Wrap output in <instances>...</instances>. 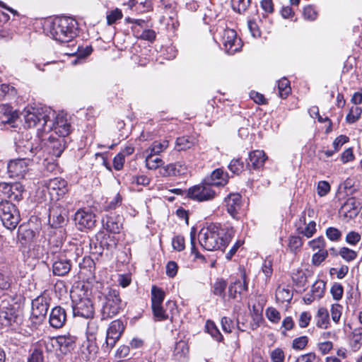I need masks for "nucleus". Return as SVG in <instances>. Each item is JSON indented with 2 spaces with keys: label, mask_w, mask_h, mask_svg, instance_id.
<instances>
[{
  "label": "nucleus",
  "mask_w": 362,
  "mask_h": 362,
  "mask_svg": "<svg viewBox=\"0 0 362 362\" xmlns=\"http://www.w3.org/2000/svg\"><path fill=\"white\" fill-rule=\"evenodd\" d=\"M233 234V229L223 228L219 223H210L199 231V242L206 250H224Z\"/></svg>",
  "instance_id": "f257e3e1"
},
{
  "label": "nucleus",
  "mask_w": 362,
  "mask_h": 362,
  "mask_svg": "<svg viewBox=\"0 0 362 362\" xmlns=\"http://www.w3.org/2000/svg\"><path fill=\"white\" fill-rule=\"evenodd\" d=\"M23 322V315L19 305L8 295L0 300V324L16 330Z\"/></svg>",
  "instance_id": "f03ea898"
},
{
  "label": "nucleus",
  "mask_w": 362,
  "mask_h": 362,
  "mask_svg": "<svg viewBox=\"0 0 362 362\" xmlns=\"http://www.w3.org/2000/svg\"><path fill=\"white\" fill-rule=\"evenodd\" d=\"M100 316L101 320H108L119 314L125 308L126 303L121 299L117 289L107 288L101 293Z\"/></svg>",
  "instance_id": "7ed1b4c3"
},
{
  "label": "nucleus",
  "mask_w": 362,
  "mask_h": 362,
  "mask_svg": "<svg viewBox=\"0 0 362 362\" xmlns=\"http://www.w3.org/2000/svg\"><path fill=\"white\" fill-rule=\"evenodd\" d=\"M77 21L66 16L55 18L51 23L49 30L52 38L61 43L71 41L77 35Z\"/></svg>",
  "instance_id": "20e7f679"
},
{
  "label": "nucleus",
  "mask_w": 362,
  "mask_h": 362,
  "mask_svg": "<svg viewBox=\"0 0 362 362\" xmlns=\"http://www.w3.org/2000/svg\"><path fill=\"white\" fill-rule=\"evenodd\" d=\"M54 110L47 106L29 107L25 110V122L28 127H35L39 132H45L49 119L54 117Z\"/></svg>",
  "instance_id": "39448f33"
},
{
  "label": "nucleus",
  "mask_w": 362,
  "mask_h": 362,
  "mask_svg": "<svg viewBox=\"0 0 362 362\" xmlns=\"http://www.w3.org/2000/svg\"><path fill=\"white\" fill-rule=\"evenodd\" d=\"M0 218L6 228L13 230L19 223L21 216L15 204L9 201H2L0 202Z\"/></svg>",
  "instance_id": "423d86ee"
},
{
  "label": "nucleus",
  "mask_w": 362,
  "mask_h": 362,
  "mask_svg": "<svg viewBox=\"0 0 362 362\" xmlns=\"http://www.w3.org/2000/svg\"><path fill=\"white\" fill-rule=\"evenodd\" d=\"M71 123L68 121L66 115L63 113L57 114L54 111V117L49 119L45 133L54 131L58 136L66 139L71 132Z\"/></svg>",
  "instance_id": "0eeeda50"
},
{
  "label": "nucleus",
  "mask_w": 362,
  "mask_h": 362,
  "mask_svg": "<svg viewBox=\"0 0 362 362\" xmlns=\"http://www.w3.org/2000/svg\"><path fill=\"white\" fill-rule=\"evenodd\" d=\"M76 250L75 245H71L68 250H64V252H59L53 257L52 273L55 276H63L69 274L71 264L70 258L73 257V250Z\"/></svg>",
  "instance_id": "6e6552de"
},
{
  "label": "nucleus",
  "mask_w": 362,
  "mask_h": 362,
  "mask_svg": "<svg viewBox=\"0 0 362 362\" xmlns=\"http://www.w3.org/2000/svg\"><path fill=\"white\" fill-rule=\"evenodd\" d=\"M125 329V325L121 320H115L109 325L107 332L105 341L103 344V349L105 352H109L119 340Z\"/></svg>",
  "instance_id": "1a4fd4ad"
},
{
  "label": "nucleus",
  "mask_w": 362,
  "mask_h": 362,
  "mask_svg": "<svg viewBox=\"0 0 362 362\" xmlns=\"http://www.w3.org/2000/svg\"><path fill=\"white\" fill-rule=\"evenodd\" d=\"M216 196L215 190L204 180L201 184L194 185L187 190V197L197 202L210 201Z\"/></svg>",
  "instance_id": "9d476101"
},
{
  "label": "nucleus",
  "mask_w": 362,
  "mask_h": 362,
  "mask_svg": "<svg viewBox=\"0 0 362 362\" xmlns=\"http://www.w3.org/2000/svg\"><path fill=\"white\" fill-rule=\"evenodd\" d=\"M127 23H132L131 29L134 35L144 40L153 42L155 40L156 33L153 30L148 29L146 22L142 19H134L132 18H126Z\"/></svg>",
  "instance_id": "9b49d317"
},
{
  "label": "nucleus",
  "mask_w": 362,
  "mask_h": 362,
  "mask_svg": "<svg viewBox=\"0 0 362 362\" xmlns=\"http://www.w3.org/2000/svg\"><path fill=\"white\" fill-rule=\"evenodd\" d=\"M31 160L29 158L10 160L7 164V172L11 178H24L28 173Z\"/></svg>",
  "instance_id": "f8f14e48"
},
{
  "label": "nucleus",
  "mask_w": 362,
  "mask_h": 362,
  "mask_svg": "<svg viewBox=\"0 0 362 362\" xmlns=\"http://www.w3.org/2000/svg\"><path fill=\"white\" fill-rule=\"evenodd\" d=\"M47 192L52 201H59L68 192L67 182L61 177H54L45 182Z\"/></svg>",
  "instance_id": "ddd939ff"
},
{
  "label": "nucleus",
  "mask_w": 362,
  "mask_h": 362,
  "mask_svg": "<svg viewBox=\"0 0 362 362\" xmlns=\"http://www.w3.org/2000/svg\"><path fill=\"white\" fill-rule=\"evenodd\" d=\"M221 42L223 49L228 54H233L240 50L241 40L237 37L236 32L233 29H225L221 35Z\"/></svg>",
  "instance_id": "4468645a"
},
{
  "label": "nucleus",
  "mask_w": 362,
  "mask_h": 362,
  "mask_svg": "<svg viewBox=\"0 0 362 362\" xmlns=\"http://www.w3.org/2000/svg\"><path fill=\"white\" fill-rule=\"evenodd\" d=\"M73 313L74 316L83 318H92L95 310L92 300L88 298H81L78 300H73Z\"/></svg>",
  "instance_id": "2eb2a0df"
},
{
  "label": "nucleus",
  "mask_w": 362,
  "mask_h": 362,
  "mask_svg": "<svg viewBox=\"0 0 362 362\" xmlns=\"http://www.w3.org/2000/svg\"><path fill=\"white\" fill-rule=\"evenodd\" d=\"M67 220V210L58 204H52L49 211V223L50 226L52 228L62 227Z\"/></svg>",
  "instance_id": "dca6fc26"
},
{
  "label": "nucleus",
  "mask_w": 362,
  "mask_h": 362,
  "mask_svg": "<svg viewBox=\"0 0 362 362\" xmlns=\"http://www.w3.org/2000/svg\"><path fill=\"white\" fill-rule=\"evenodd\" d=\"M23 186L19 182H0V195L13 201H20L23 198Z\"/></svg>",
  "instance_id": "f3484780"
},
{
  "label": "nucleus",
  "mask_w": 362,
  "mask_h": 362,
  "mask_svg": "<svg viewBox=\"0 0 362 362\" xmlns=\"http://www.w3.org/2000/svg\"><path fill=\"white\" fill-rule=\"evenodd\" d=\"M66 139L54 135L48 137L47 141L45 144L44 151L48 154H51L55 157H59L66 146Z\"/></svg>",
  "instance_id": "a211bd4d"
},
{
  "label": "nucleus",
  "mask_w": 362,
  "mask_h": 362,
  "mask_svg": "<svg viewBox=\"0 0 362 362\" xmlns=\"http://www.w3.org/2000/svg\"><path fill=\"white\" fill-rule=\"evenodd\" d=\"M74 221L81 230L93 228L96 221L95 214L90 210L85 209H79L76 211Z\"/></svg>",
  "instance_id": "6ab92c4d"
},
{
  "label": "nucleus",
  "mask_w": 362,
  "mask_h": 362,
  "mask_svg": "<svg viewBox=\"0 0 362 362\" xmlns=\"http://www.w3.org/2000/svg\"><path fill=\"white\" fill-rule=\"evenodd\" d=\"M241 199L242 197L240 194L231 193L228 194V197H226L224 200L227 211L233 218L236 219L238 218L239 211L241 208Z\"/></svg>",
  "instance_id": "aec40b11"
},
{
  "label": "nucleus",
  "mask_w": 362,
  "mask_h": 362,
  "mask_svg": "<svg viewBox=\"0 0 362 362\" xmlns=\"http://www.w3.org/2000/svg\"><path fill=\"white\" fill-rule=\"evenodd\" d=\"M66 321V310L61 306H56L52 309L49 314V322L51 327L55 329L62 327Z\"/></svg>",
  "instance_id": "412c9836"
},
{
  "label": "nucleus",
  "mask_w": 362,
  "mask_h": 362,
  "mask_svg": "<svg viewBox=\"0 0 362 362\" xmlns=\"http://www.w3.org/2000/svg\"><path fill=\"white\" fill-rule=\"evenodd\" d=\"M42 148L40 144V139H35L33 141H26L23 145H18V152L23 153L28 156H35L38 158L41 157V151Z\"/></svg>",
  "instance_id": "4be33fe9"
},
{
  "label": "nucleus",
  "mask_w": 362,
  "mask_h": 362,
  "mask_svg": "<svg viewBox=\"0 0 362 362\" xmlns=\"http://www.w3.org/2000/svg\"><path fill=\"white\" fill-rule=\"evenodd\" d=\"M52 345L58 346L63 354H66L74 346V339L70 335H60L51 339Z\"/></svg>",
  "instance_id": "5701e85b"
},
{
  "label": "nucleus",
  "mask_w": 362,
  "mask_h": 362,
  "mask_svg": "<svg viewBox=\"0 0 362 362\" xmlns=\"http://www.w3.org/2000/svg\"><path fill=\"white\" fill-rule=\"evenodd\" d=\"M204 180L212 187L224 186L228 183V175L221 168L214 170Z\"/></svg>",
  "instance_id": "b1692460"
},
{
  "label": "nucleus",
  "mask_w": 362,
  "mask_h": 362,
  "mask_svg": "<svg viewBox=\"0 0 362 362\" xmlns=\"http://www.w3.org/2000/svg\"><path fill=\"white\" fill-rule=\"evenodd\" d=\"M35 232L31 229H25L18 230V243L19 248L23 252H26L34 243Z\"/></svg>",
  "instance_id": "393cba45"
},
{
  "label": "nucleus",
  "mask_w": 362,
  "mask_h": 362,
  "mask_svg": "<svg viewBox=\"0 0 362 362\" xmlns=\"http://www.w3.org/2000/svg\"><path fill=\"white\" fill-rule=\"evenodd\" d=\"M49 305L44 298L39 297L32 302V316L37 320H42L45 318L48 310Z\"/></svg>",
  "instance_id": "a878e982"
},
{
  "label": "nucleus",
  "mask_w": 362,
  "mask_h": 362,
  "mask_svg": "<svg viewBox=\"0 0 362 362\" xmlns=\"http://www.w3.org/2000/svg\"><path fill=\"white\" fill-rule=\"evenodd\" d=\"M103 223L104 228L114 234L119 233L122 228V218L119 216H107Z\"/></svg>",
  "instance_id": "bb28decb"
},
{
  "label": "nucleus",
  "mask_w": 362,
  "mask_h": 362,
  "mask_svg": "<svg viewBox=\"0 0 362 362\" xmlns=\"http://www.w3.org/2000/svg\"><path fill=\"white\" fill-rule=\"evenodd\" d=\"M17 119V115L13 108L7 104L0 105V127L12 124Z\"/></svg>",
  "instance_id": "cd10ccee"
},
{
  "label": "nucleus",
  "mask_w": 362,
  "mask_h": 362,
  "mask_svg": "<svg viewBox=\"0 0 362 362\" xmlns=\"http://www.w3.org/2000/svg\"><path fill=\"white\" fill-rule=\"evenodd\" d=\"M243 280H235L228 287V296L231 298H235L237 294H241L243 291H247L248 282L245 273L242 274Z\"/></svg>",
  "instance_id": "c85d7f7f"
},
{
  "label": "nucleus",
  "mask_w": 362,
  "mask_h": 362,
  "mask_svg": "<svg viewBox=\"0 0 362 362\" xmlns=\"http://www.w3.org/2000/svg\"><path fill=\"white\" fill-rule=\"evenodd\" d=\"M267 157L263 151L256 150L250 153L248 167L253 169H259L263 167Z\"/></svg>",
  "instance_id": "c756f323"
},
{
  "label": "nucleus",
  "mask_w": 362,
  "mask_h": 362,
  "mask_svg": "<svg viewBox=\"0 0 362 362\" xmlns=\"http://www.w3.org/2000/svg\"><path fill=\"white\" fill-rule=\"evenodd\" d=\"M189 354V347L187 343L184 340H180L176 342L174 351L173 359L177 362H186Z\"/></svg>",
  "instance_id": "7c9ffc66"
},
{
  "label": "nucleus",
  "mask_w": 362,
  "mask_h": 362,
  "mask_svg": "<svg viewBox=\"0 0 362 362\" xmlns=\"http://www.w3.org/2000/svg\"><path fill=\"white\" fill-rule=\"evenodd\" d=\"M186 169L180 163H170L159 169L163 177L177 176L185 173Z\"/></svg>",
  "instance_id": "2f4dec72"
},
{
  "label": "nucleus",
  "mask_w": 362,
  "mask_h": 362,
  "mask_svg": "<svg viewBox=\"0 0 362 362\" xmlns=\"http://www.w3.org/2000/svg\"><path fill=\"white\" fill-rule=\"evenodd\" d=\"M315 324L318 328L327 329L329 326V315L325 308H320L315 316Z\"/></svg>",
  "instance_id": "473e14b6"
},
{
  "label": "nucleus",
  "mask_w": 362,
  "mask_h": 362,
  "mask_svg": "<svg viewBox=\"0 0 362 362\" xmlns=\"http://www.w3.org/2000/svg\"><path fill=\"white\" fill-rule=\"evenodd\" d=\"M169 145L168 141L164 139L161 141H155L146 150V153L158 155L163 152Z\"/></svg>",
  "instance_id": "72a5a7b5"
},
{
  "label": "nucleus",
  "mask_w": 362,
  "mask_h": 362,
  "mask_svg": "<svg viewBox=\"0 0 362 362\" xmlns=\"http://www.w3.org/2000/svg\"><path fill=\"white\" fill-rule=\"evenodd\" d=\"M293 298V293L288 288L278 286L276 290V300L279 303H289Z\"/></svg>",
  "instance_id": "f704fd0d"
},
{
  "label": "nucleus",
  "mask_w": 362,
  "mask_h": 362,
  "mask_svg": "<svg viewBox=\"0 0 362 362\" xmlns=\"http://www.w3.org/2000/svg\"><path fill=\"white\" fill-rule=\"evenodd\" d=\"M151 308L153 315L156 320L164 321L168 319L172 320L173 316H170L169 313L163 308V304L152 305Z\"/></svg>",
  "instance_id": "c9c22d12"
},
{
  "label": "nucleus",
  "mask_w": 362,
  "mask_h": 362,
  "mask_svg": "<svg viewBox=\"0 0 362 362\" xmlns=\"http://www.w3.org/2000/svg\"><path fill=\"white\" fill-rule=\"evenodd\" d=\"M226 287V281L223 279H218L213 284L211 287V291L214 295L221 296L223 299H224L226 297L225 291Z\"/></svg>",
  "instance_id": "e433bc0d"
},
{
  "label": "nucleus",
  "mask_w": 362,
  "mask_h": 362,
  "mask_svg": "<svg viewBox=\"0 0 362 362\" xmlns=\"http://www.w3.org/2000/svg\"><path fill=\"white\" fill-rule=\"evenodd\" d=\"M89 321L87 324L86 335L89 341L95 339L96 334L99 329L98 320L92 318H89Z\"/></svg>",
  "instance_id": "4c0bfd02"
},
{
  "label": "nucleus",
  "mask_w": 362,
  "mask_h": 362,
  "mask_svg": "<svg viewBox=\"0 0 362 362\" xmlns=\"http://www.w3.org/2000/svg\"><path fill=\"white\" fill-rule=\"evenodd\" d=\"M157 155L146 153V166L149 170H156L160 167L163 162Z\"/></svg>",
  "instance_id": "58836bf2"
},
{
  "label": "nucleus",
  "mask_w": 362,
  "mask_h": 362,
  "mask_svg": "<svg viewBox=\"0 0 362 362\" xmlns=\"http://www.w3.org/2000/svg\"><path fill=\"white\" fill-rule=\"evenodd\" d=\"M194 144V139L190 136H181L177 139L175 148L177 151H185Z\"/></svg>",
  "instance_id": "ea45409f"
},
{
  "label": "nucleus",
  "mask_w": 362,
  "mask_h": 362,
  "mask_svg": "<svg viewBox=\"0 0 362 362\" xmlns=\"http://www.w3.org/2000/svg\"><path fill=\"white\" fill-rule=\"evenodd\" d=\"M165 292L160 288L153 286L151 288V306L163 304Z\"/></svg>",
  "instance_id": "a19ab883"
},
{
  "label": "nucleus",
  "mask_w": 362,
  "mask_h": 362,
  "mask_svg": "<svg viewBox=\"0 0 362 362\" xmlns=\"http://www.w3.org/2000/svg\"><path fill=\"white\" fill-rule=\"evenodd\" d=\"M279 95L281 98H286L291 93L290 81L286 78H282L278 81Z\"/></svg>",
  "instance_id": "79ce46f5"
},
{
  "label": "nucleus",
  "mask_w": 362,
  "mask_h": 362,
  "mask_svg": "<svg viewBox=\"0 0 362 362\" xmlns=\"http://www.w3.org/2000/svg\"><path fill=\"white\" fill-rule=\"evenodd\" d=\"M325 289V283L322 280H317L312 286L310 292L315 298L320 299L323 297Z\"/></svg>",
  "instance_id": "37998d69"
},
{
  "label": "nucleus",
  "mask_w": 362,
  "mask_h": 362,
  "mask_svg": "<svg viewBox=\"0 0 362 362\" xmlns=\"http://www.w3.org/2000/svg\"><path fill=\"white\" fill-rule=\"evenodd\" d=\"M26 252L28 253V256L35 259H41L45 254V249L43 246L36 245L35 243L30 249H28Z\"/></svg>",
  "instance_id": "c03bdc74"
},
{
  "label": "nucleus",
  "mask_w": 362,
  "mask_h": 362,
  "mask_svg": "<svg viewBox=\"0 0 362 362\" xmlns=\"http://www.w3.org/2000/svg\"><path fill=\"white\" fill-rule=\"evenodd\" d=\"M250 0H231L233 9L239 13H245L250 4Z\"/></svg>",
  "instance_id": "a18cd8bd"
},
{
  "label": "nucleus",
  "mask_w": 362,
  "mask_h": 362,
  "mask_svg": "<svg viewBox=\"0 0 362 362\" xmlns=\"http://www.w3.org/2000/svg\"><path fill=\"white\" fill-rule=\"evenodd\" d=\"M362 109L358 106H353L351 107L349 112L346 117V120L348 123H355L361 117Z\"/></svg>",
  "instance_id": "49530a36"
},
{
  "label": "nucleus",
  "mask_w": 362,
  "mask_h": 362,
  "mask_svg": "<svg viewBox=\"0 0 362 362\" xmlns=\"http://www.w3.org/2000/svg\"><path fill=\"white\" fill-rule=\"evenodd\" d=\"M123 16L122 12L121 9L118 8H115L112 10H110L107 12V23L108 25H112L117 22V21L120 20Z\"/></svg>",
  "instance_id": "de8ad7c7"
},
{
  "label": "nucleus",
  "mask_w": 362,
  "mask_h": 362,
  "mask_svg": "<svg viewBox=\"0 0 362 362\" xmlns=\"http://www.w3.org/2000/svg\"><path fill=\"white\" fill-rule=\"evenodd\" d=\"M206 329L211 336L217 341H221L223 339L221 333L213 322L207 321Z\"/></svg>",
  "instance_id": "09e8293b"
},
{
  "label": "nucleus",
  "mask_w": 362,
  "mask_h": 362,
  "mask_svg": "<svg viewBox=\"0 0 362 362\" xmlns=\"http://www.w3.org/2000/svg\"><path fill=\"white\" fill-rule=\"evenodd\" d=\"M362 345V327L355 329L353 332L351 346L354 350H358Z\"/></svg>",
  "instance_id": "8fccbe9b"
},
{
  "label": "nucleus",
  "mask_w": 362,
  "mask_h": 362,
  "mask_svg": "<svg viewBox=\"0 0 362 362\" xmlns=\"http://www.w3.org/2000/svg\"><path fill=\"white\" fill-rule=\"evenodd\" d=\"M309 339L307 336L295 338L292 341V348L296 351L303 350L308 345Z\"/></svg>",
  "instance_id": "3c124183"
},
{
  "label": "nucleus",
  "mask_w": 362,
  "mask_h": 362,
  "mask_svg": "<svg viewBox=\"0 0 362 362\" xmlns=\"http://www.w3.org/2000/svg\"><path fill=\"white\" fill-rule=\"evenodd\" d=\"M134 7L136 11L139 13H146L152 10L153 4L151 0H143L136 1L134 4Z\"/></svg>",
  "instance_id": "603ef678"
},
{
  "label": "nucleus",
  "mask_w": 362,
  "mask_h": 362,
  "mask_svg": "<svg viewBox=\"0 0 362 362\" xmlns=\"http://www.w3.org/2000/svg\"><path fill=\"white\" fill-rule=\"evenodd\" d=\"M265 315L267 319L273 323H278L281 320L280 313L273 307L267 308L265 311Z\"/></svg>",
  "instance_id": "864d4df0"
},
{
  "label": "nucleus",
  "mask_w": 362,
  "mask_h": 362,
  "mask_svg": "<svg viewBox=\"0 0 362 362\" xmlns=\"http://www.w3.org/2000/svg\"><path fill=\"white\" fill-rule=\"evenodd\" d=\"M229 170L234 174H239L243 170L244 163L239 159H233L228 165Z\"/></svg>",
  "instance_id": "5fc2aeb1"
},
{
  "label": "nucleus",
  "mask_w": 362,
  "mask_h": 362,
  "mask_svg": "<svg viewBox=\"0 0 362 362\" xmlns=\"http://www.w3.org/2000/svg\"><path fill=\"white\" fill-rule=\"evenodd\" d=\"M339 254L346 262L353 261L357 257L356 252L345 247L341 248Z\"/></svg>",
  "instance_id": "6e6d98bb"
},
{
  "label": "nucleus",
  "mask_w": 362,
  "mask_h": 362,
  "mask_svg": "<svg viewBox=\"0 0 362 362\" xmlns=\"http://www.w3.org/2000/svg\"><path fill=\"white\" fill-rule=\"evenodd\" d=\"M316 223L315 221H310L304 228H300L299 226L298 230L299 232L307 238H310L316 231Z\"/></svg>",
  "instance_id": "4d7b16f0"
},
{
  "label": "nucleus",
  "mask_w": 362,
  "mask_h": 362,
  "mask_svg": "<svg viewBox=\"0 0 362 362\" xmlns=\"http://www.w3.org/2000/svg\"><path fill=\"white\" fill-rule=\"evenodd\" d=\"M319 358L314 352H309L298 356L295 362H319Z\"/></svg>",
  "instance_id": "13d9d810"
},
{
  "label": "nucleus",
  "mask_w": 362,
  "mask_h": 362,
  "mask_svg": "<svg viewBox=\"0 0 362 362\" xmlns=\"http://www.w3.org/2000/svg\"><path fill=\"white\" fill-rule=\"evenodd\" d=\"M328 252L326 250H320L315 253L312 257V262L314 265H320L327 257Z\"/></svg>",
  "instance_id": "bf43d9fd"
},
{
  "label": "nucleus",
  "mask_w": 362,
  "mask_h": 362,
  "mask_svg": "<svg viewBox=\"0 0 362 362\" xmlns=\"http://www.w3.org/2000/svg\"><path fill=\"white\" fill-rule=\"evenodd\" d=\"M343 307L338 304H333L331 308V315L332 319L335 323H338L339 322L340 317L341 316Z\"/></svg>",
  "instance_id": "052dcab7"
},
{
  "label": "nucleus",
  "mask_w": 362,
  "mask_h": 362,
  "mask_svg": "<svg viewBox=\"0 0 362 362\" xmlns=\"http://www.w3.org/2000/svg\"><path fill=\"white\" fill-rule=\"evenodd\" d=\"M317 12L312 6H307L303 9V17L308 21H315L317 18Z\"/></svg>",
  "instance_id": "680f3d73"
},
{
  "label": "nucleus",
  "mask_w": 362,
  "mask_h": 362,
  "mask_svg": "<svg viewBox=\"0 0 362 362\" xmlns=\"http://www.w3.org/2000/svg\"><path fill=\"white\" fill-rule=\"evenodd\" d=\"M312 315L309 312L305 311L300 313L298 319V325L300 328H305L308 326Z\"/></svg>",
  "instance_id": "e2e57ef3"
},
{
  "label": "nucleus",
  "mask_w": 362,
  "mask_h": 362,
  "mask_svg": "<svg viewBox=\"0 0 362 362\" xmlns=\"http://www.w3.org/2000/svg\"><path fill=\"white\" fill-rule=\"evenodd\" d=\"M343 286L339 283H335L331 288V293L333 298L336 300H339L342 298L343 296Z\"/></svg>",
  "instance_id": "0e129e2a"
},
{
  "label": "nucleus",
  "mask_w": 362,
  "mask_h": 362,
  "mask_svg": "<svg viewBox=\"0 0 362 362\" xmlns=\"http://www.w3.org/2000/svg\"><path fill=\"white\" fill-rule=\"evenodd\" d=\"M172 245L174 250L180 252L185 249V238L182 235H176L173 238Z\"/></svg>",
  "instance_id": "69168bd1"
},
{
  "label": "nucleus",
  "mask_w": 362,
  "mask_h": 362,
  "mask_svg": "<svg viewBox=\"0 0 362 362\" xmlns=\"http://www.w3.org/2000/svg\"><path fill=\"white\" fill-rule=\"evenodd\" d=\"M270 357L272 362H284L285 355L281 349L276 348L271 352Z\"/></svg>",
  "instance_id": "338daca9"
},
{
  "label": "nucleus",
  "mask_w": 362,
  "mask_h": 362,
  "mask_svg": "<svg viewBox=\"0 0 362 362\" xmlns=\"http://www.w3.org/2000/svg\"><path fill=\"white\" fill-rule=\"evenodd\" d=\"M28 362H44L42 351L39 349H35L28 358Z\"/></svg>",
  "instance_id": "774afa93"
}]
</instances>
